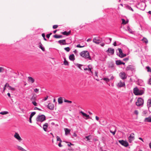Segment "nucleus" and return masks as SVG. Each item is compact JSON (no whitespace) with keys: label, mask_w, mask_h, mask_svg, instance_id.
Listing matches in <instances>:
<instances>
[{"label":"nucleus","mask_w":151,"mask_h":151,"mask_svg":"<svg viewBox=\"0 0 151 151\" xmlns=\"http://www.w3.org/2000/svg\"><path fill=\"white\" fill-rule=\"evenodd\" d=\"M39 48H40L43 51H45V49L44 47L42 46V45L41 42L40 43Z\"/></svg>","instance_id":"28"},{"label":"nucleus","mask_w":151,"mask_h":151,"mask_svg":"<svg viewBox=\"0 0 151 151\" xmlns=\"http://www.w3.org/2000/svg\"><path fill=\"white\" fill-rule=\"evenodd\" d=\"M64 64L65 65H68L69 63L66 60L65 58H64Z\"/></svg>","instance_id":"30"},{"label":"nucleus","mask_w":151,"mask_h":151,"mask_svg":"<svg viewBox=\"0 0 151 151\" xmlns=\"http://www.w3.org/2000/svg\"><path fill=\"white\" fill-rule=\"evenodd\" d=\"M34 110H39V111H41V109H40L37 107H35L34 108Z\"/></svg>","instance_id":"52"},{"label":"nucleus","mask_w":151,"mask_h":151,"mask_svg":"<svg viewBox=\"0 0 151 151\" xmlns=\"http://www.w3.org/2000/svg\"><path fill=\"white\" fill-rule=\"evenodd\" d=\"M147 105L148 108L151 106V99H149L148 100Z\"/></svg>","instance_id":"24"},{"label":"nucleus","mask_w":151,"mask_h":151,"mask_svg":"<svg viewBox=\"0 0 151 151\" xmlns=\"http://www.w3.org/2000/svg\"><path fill=\"white\" fill-rule=\"evenodd\" d=\"M126 7V8L127 9H129V10H131L132 11V12H133L134 11L133 9L129 6L128 5H127Z\"/></svg>","instance_id":"32"},{"label":"nucleus","mask_w":151,"mask_h":151,"mask_svg":"<svg viewBox=\"0 0 151 151\" xmlns=\"http://www.w3.org/2000/svg\"><path fill=\"white\" fill-rule=\"evenodd\" d=\"M58 102L59 104H61L63 102V98L62 97H59L58 99Z\"/></svg>","instance_id":"26"},{"label":"nucleus","mask_w":151,"mask_h":151,"mask_svg":"<svg viewBox=\"0 0 151 151\" xmlns=\"http://www.w3.org/2000/svg\"><path fill=\"white\" fill-rule=\"evenodd\" d=\"M127 29H128V31H129V32H130V33L132 32V29L130 28V27H127Z\"/></svg>","instance_id":"47"},{"label":"nucleus","mask_w":151,"mask_h":151,"mask_svg":"<svg viewBox=\"0 0 151 151\" xmlns=\"http://www.w3.org/2000/svg\"><path fill=\"white\" fill-rule=\"evenodd\" d=\"M145 122H151V117H149L147 118H146L145 119Z\"/></svg>","instance_id":"25"},{"label":"nucleus","mask_w":151,"mask_h":151,"mask_svg":"<svg viewBox=\"0 0 151 151\" xmlns=\"http://www.w3.org/2000/svg\"><path fill=\"white\" fill-rule=\"evenodd\" d=\"M4 70V68L2 67H0V73Z\"/></svg>","instance_id":"53"},{"label":"nucleus","mask_w":151,"mask_h":151,"mask_svg":"<svg viewBox=\"0 0 151 151\" xmlns=\"http://www.w3.org/2000/svg\"><path fill=\"white\" fill-rule=\"evenodd\" d=\"M64 101L65 102H67L68 103H72V102L71 101H69L66 99H64Z\"/></svg>","instance_id":"37"},{"label":"nucleus","mask_w":151,"mask_h":151,"mask_svg":"<svg viewBox=\"0 0 151 151\" xmlns=\"http://www.w3.org/2000/svg\"><path fill=\"white\" fill-rule=\"evenodd\" d=\"M119 54V56L120 58H123L126 56V55L123 53L122 50L121 48H118Z\"/></svg>","instance_id":"9"},{"label":"nucleus","mask_w":151,"mask_h":151,"mask_svg":"<svg viewBox=\"0 0 151 151\" xmlns=\"http://www.w3.org/2000/svg\"><path fill=\"white\" fill-rule=\"evenodd\" d=\"M80 55L85 59H88L91 60V59L90 55L89 52L87 51H83L80 53Z\"/></svg>","instance_id":"1"},{"label":"nucleus","mask_w":151,"mask_h":151,"mask_svg":"<svg viewBox=\"0 0 151 151\" xmlns=\"http://www.w3.org/2000/svg\"><path fill=\"white\" fill-rule=\"evenodd\" d=\"M88 68L89 70L91 72V73H93V72L91 71V69H92V66L91 65H89L88 66Z\"/></svg>","instance_id":"35"},{"label":"nucleus","mask_w":151,"mask_h":151,"mask_svg":"<svg viewBox=\"0 0 151 151\" xmlns=\"http://www.w3.org/2000/svg\"><path fill=\"white\" fill-rule=\"evenodd\" d=\"M144 103V100L141 98H138L136 102V105L138 106L142 105Z\"/></svg>","instance_id":"4"},{"label":"nucleus","mask_w":151,"mask_h":151,"mask_svg":"<svg viewBox=\"0 0 151 151\" xmlns=\"http://www.w3.org/2000/svg\"><path fill=\"white\" fill-rule=\"evenodd\" d=\"M80 113H81L83 115V116H84L86 117H87V118H89V115H87L86 114L84 113L82 111H81L80 112Z\"/></svg>","instance_id":"23"},{"label":"nucleus","mask_w":151,"mask_h":151,"mask_svg":"<svg viewBox=\"0 0 151 151\" xmlns=\"http://www.w3.org/2000/svg\"><path fill=\"white\" fill-rule=\"evenodd\" d=\"M32 103L35 106H37V104L35 101H32Z\"/></svg>","instance_id":"42"},{"label":"nucleus","mask_w":151,"mask_h":151,"mask_svg":"<svg viewBox=\"0 0 151 151\" xmlns=\"http://www.w3.org/2000/svg\"><path fill=\"white\" fill-rule=\"evenodd\" d=\"M8 111H4L3 112H0V114L2 115H5L6 114H8Z\"/></svg>","instance_id":"33"},{"label":"nucleus","mask_w":151,"mask_h":151,"mask_svg":"<svg viewBox=\"0 0 151 151\" xmlns=\"http://www.w3.org/2000/svg\"><path fill=\"white\" fill-rule=\"evenodd\" d=\"M90 137V136H86L85 137V138L87 139V141H89L90 140V139L89 138V137Z\"/></svg>","instance_id":"54"},{"label":"nucleus","mask_w":151,"mask_h":151,"mask_svg":"<svg viewBox=\"0 0 151 151\" xmlns=\"http://www.w3.org/2000/svg\"><path fill=\"white\" fill-rule=\"evenodd\" d=\"M84 46H81L80 45V44H78V45L76 47H80V48H81V47H84Z\"/></svg>","instance_id":"50"},{"label":"nucleus","mask_w":151,"mask_h":151,"mask_svg":"<svg viewBox=\"0 0 151 151\" xmlns=\"http://www.w3.org/2000/svg\"><path fill=\"white\" fill-rule=\"evenodd\" d=\"M47 107L50 109L52 110H53L54 108V105L51 103H49Z\"/></svg>","instance_id":"11"},{"label":"nucleus","mask_w":151,"mask_h":151,"mask_svg":"<svg viewBox=\"0 0 151 151\" xmlns=\"http://www.w3.org/2000/svg\"><path fill=\"white\" fill-rule=\"evenodd\" d=\"M73 52L75 54H76L78 52L76 50H74L73 51Z\"/></svg>","instance_id":"61"},{"label":"nucleus","mask_w":151,"mask_h":151,"mask_svg":"<svg viewBox=\"0 0 151 151\" xmlns=\"http://www.w3.org/2000/svg\"><path fill=\"white\" fill-rule=\"evenodd\" d=\"M119 76L122 79L124 80L127 78L126 74L124 72H121L119 74Z\"/></svg>","instance_id":"7"},{"label":"nucleus","mask_w":151,"mask_h":151,"mask_svg":"<svg viewBox=\"0 0 151 151\" xmlns=\"http://www.w3.org/2000/svg\"><path fill=\"white\" fill-rule=\"evenodd\" d=\"M62 37V35H55L54 36V37L56 38H61Z\"/></svg>","instance_id":"29"},{"label":"nucleus","mask_w":151,"mask_h":151,"mask_svg":"<svg viewBox=\"0 0 151 151\" xmlns=\"http://www.w3.org/2000/svg\"><path fill=\"white\" fill-rule=\"evenodd\" d=\"M123 60L125 61H127L129 60V58H125L123 59Z\"/></svg>","instance_id":"55"},{"label":"nucleus","mask_w":151,"mask_h":151,"mask_svg":"<svg viewBox=\"0 0 151 151\" xmlns=\"http://www.w3.org/2000/svg\"><path fill=\"white\" fill-rule=\"evenodd\" d=\"M118 141L121 145L125 147H127L129 145L127 141L122 140H119Z\"/></svg>","instance_id":"5"},{"label":"nucleus","mask_w":151,"mask_h":151,"mask_svg":"<svg viewBox=\"0 0 151 151\" xmlns=\"http://www.w3.org/2000/svg\"><path fill=\"white\" fill-rule=\"evenodd\" d=\"M10 90L12 91H14L15 90V88H12L11 86H10L9 87Z\"/></svg>","instance_id":"45"},{"label":"nucleus","mask_w":151,"mask_h":151,"mask_svg":"<svg viewBox=\"0 0 151 151\" xmlns=\"http://www.w3.org/2000/svg\"><path fill=\"white\" fill-rule=\"evenodd\" d=\"M32 117H29V122L30 123H32Z\"/></svg>","instance_id":"62"},{"label":"nucleus","mask_w":151,"mask_h":151,"mask_svg":"<svg viewBox=\"0 0 151 151\" xmlns=\"http://www.w3.org/2000/svg\"><path fill=\"white\" fill-rule=\"evenodd\" d=\"M52 34V33H50L49 34H48L46 35V37L47 38H49L50 37V36Z\"/></svg>","instance_id":"51"},{"label":"nucleus","mask_w":151,"mask_h":151,"mask_svg":"<svg viewBox=\"0 0 151 151\" xmlns=\"http://www.w3.org/2000/svg\"><path fill=\"white\" fill-rule=\"evenodd\" d=\"M95 118H96V119L97 120V121L99 120V118L97 116H96Z\"/></svg>","instance_id":"63"},{"label":"nucleus","mask_w":151,"mask_h":151,"mask_svg":"<svg viewBox=\"0 0 151 151\" xmlns=\"http://www.w3.org/2000/svg\"><path fill=\"white\" fill-rule=\"evenodd\" d=\"M125 86V84L124 82H122L120 81L118 83V86L119 87H121L124 86Z\"/></svg>","instance_id":"13"},{"label":"nucleus","mask_w":151,"mask_h":151,"mask_svg":"<svg viewBox=\"0 0 151 151\" xmlns=\"http://www.w3.org/2000/svg\"><path fill=\"white\" fill-rule=\"evenodd\" d=\"M36 114V113L35 112H32L31 113L30 116V117H32L34 115Z\"/></svg>","instance_id":"41"},{"label":"nucleus","mask_w":151,"mask_h":151,"mask_svg":"<svg viewBox=\"0 0 151 151\" xmlns=\"http://www.w3.org/2000/svg\"><path fill=\"white\" fill-rule=\"evenodd\" d=\"M58 27V25H54L53 26V28L54 29H55Z\"/></svg>","instance_id":"49"},{"label":"nucleus","mask_w":151,"mask_h":151,"mask_svg":"<svg viewBox=\"0 0 151 151\" xmlns=\"http://www.w3.org/2000/svg\"><path fill=\"white\" fill-rule=\"evenodd\" d=\"M64 50H66L67 52H68L70 50V48L69 47H65V48H64Z\"/></svg>","instance_id":"39"},{"label":"nucleus","mask_w":151,"mask_h":151,"mask_svg":"<svg viewBox=\"0 0 151 151\" xmlns=\"http://www.w3.org/2000/svg\"><path fill=\"white\" fill-rule=\"evenodd\" d=\"M64 130L65 132V134L67 135L70 134V129H68V128H65Z\"/></svg>","instance_id":"21"},{"label":"nucleus","mask_w":151,"mask_h":151,"mask_svg":"<svg viewBox=\"0 0 151 151\" xmlns=\"http://www.w3.org/2000/svg\"><path fill=\"white\" fill-rule=\"evenodd\" d=\"M14 137L19 142H20L22 140V139L21 138L19 134L17 132H15L14 135Z\"/></svg>","instance_id":"8"},{"label":"nucleus","mask_w":151,"mask_h":151,"mask_svg":"<svg viewBox=\"0 0 151 151\" xmlns=\"http://www.w3.org/2000/svg\"><path fill=\"white\" fill-rule=\"evenodd\" d=\"M58 42L60 44H62L63 45H66V41L65 40H60L58 41Z\"/></svg>","instance_id":"17"},{"label":"nucleus","mask_w":151,"mask_h":151,"mask_svg":"<svg viewBox=\"0 0 151 151\" xmlns=\"http://www.w3.org/2000/svg\"><path fill=\"white\" fill-rule=\"evenodd\" d=\"M116 131V129H115L114 131V132H112L111 130L110 131V132L111 133H112L113 135H114L115 134Z\"/></svg>","instance_id":"44"},{"label":"nucleus","mask_w":151,"mask_h":151,"mask_svg":"<svg viewBox=\"0 0 151 151\" xmlns=\"http://www.w3.org/2000/svg\"><path fill=\"white\" fill-rule=\"evenodd\" d=\"M36 99V96L35 95H33L32 97L31 98V100L32 101H34V100Z\"/></svg>","instance_id":"31"},{"label":"nucleus","mask_w":151,"mask_h":151,"mask_svg":"<svg viewBox=\"0 0 151 151\" xmlns=\"http://www.w3.org/2000/svg\"><path fill=\"white\" fill-rule=\"evenodd\" d=\"M122 24H126V21H125V20L124 19H122Z\"/></svg>","instance_id":"46"},{"label":"nucleus","mask_w":151,"mask_h":151,"mask_svg":"<svg viewBox=\"0 0 151 151\" xmlns=\"http://www.w3.org/2000/svg\"><path fill=\"white\" fill-rule=\"evenodd\" d=\"M116 63L117 65H120L121 64L124 65L125 63L122 62L120 60H118L116 61Z\"/></svg>","instance_id":"22"},{"label":"nucleus","mask_w":151,"mask_h":151,"mask_svg":"<svg viewBox=\"0 0 151 151\" xmlns=\"http://www.w3.org/2000/svg\"><path fill=\"white\" fill-rule=\"evenodd\" d=\"M133 93L136 95H141L143 92L142 90H139L136 87L134 89Z\"/></svg>","instance_id":"2"},{"label":"nucleus","mask_w":151,"mask_h":151,"mask_svg":"<svg viewBox=\"0 0 151 151\" xmlns=\"http://www.w3.org/2000/svg\"><path fill=\"white\" fill-rule=\"evenodd\" d=\"M70 33H71V32L70 31H69L68 32H67L65 31L64 32H61V33L64 35H65L67 36H68L69 35H70Z\"/></svg>","instance_id":"19"},{"label":"nucleus","mask_w":151,"mask_h":151,"mask_svg":"<svg viewBox=\"0 0 151 151\" xmlns=\"http://www.w3.org/2000/svg\"><path fill=\"white\" fill-rule=\"evenodd\" d=\"M76 65L78 68H79L81 70V67L82 65L77 64Z\"/></svg>","instance_id":"43"},{"label":"nucleus","mask_w":151,"mask_h":151,"mask_svg":"<svg viewBox=\"0 0 151 151\" xmlns=\"http://www.w3.org/2000/svg\"><path fill=\"white\" fill-rule=\"evenodd\" d=\"M34 91L36 93H37L39 91V89L37 88H35L34 89Z\"/></svg>","instance_id":"48"},{"label":"nucleus","mask_w":151,"mask_h":151,"mask_svg":"<svg viewBox=\"0 0 151 151\" xmlns=\"http://www.w3.org/2000/svg\"><path fill=\"white\" fill-rule=\"evenodd\" d=\"M135 139L134 134V133H131L128 137V140L129 143H132Z\"/></svg>","instance_id":"6"},{"label":"nucleus","mask_w":151,"mask_h":151,"mask_svg":"<svg viewBox=\"0 0 151 151\" xmlns=\"http://www.w3.org/2000/svg\"><path fill=\"white\" fill-rule=\"evenodd\" d=\"M146 68L147 69V71L148 72H150L151 73V69L149 66H147L146 67Z\"/></svg>","instance_id":"36"},{"label":"nucleus","mask_w":151,"mask_h":151,"mask_svg":"<svg viewBox=\"0 0 151 151\" xmlns=\"http://www.w3.org/2000/svg\"><path fill=\"white\" fill-rule=\"evenodd\" d=\"M56 138H57V141H60V142H62V141L61 140V139L59 136H57L56 137Z\"/></svg>","instance_id":"34"},{"label":"nucleus","mask_w":151,"mask_h":151,"mask_svg":"<svg viewBox=\"0 0 151 151\" xmlns=\"http://www.w3.org/2000/svg\"><path fill=\"white\" fill-rule=\"evenodd\" d=\"M17 149L19 150H21L22 151H26V150L24 149L21 146H19V145H17Z\"/></svg>","instance_id":"18"},{"label":"nucleus","mask_w":151,"mask_h":151,"mask_svg":"<svg viewBox=\"0 0 151 151\" xmlns=\"http://www.w3.org/2000/svg\"><path fill=\"white\" fill-rule=\"evenodd\" d=\"M65 142L66 143H68V146L69 147H70V145H74L72 143H71V142Z\"/></svg>","instance_id":"38"},{"label":"nucleus","mask_w":151,"mask_h":151,"mask_svg":"<svg viewBox=\"0 0 151 151\" xmlns=\"http://www.w3.org/2000/svg\"><path fill=\"white\" fill-rule=\"evenodd\" d=\"M5 87H9V86H10L9 85V84L7 83L5 85Z\"/></svg>","instance_id":"57"},{"label":"nucleus","mask_w":151,"mask_h":151,"mask_svg":"<svg viewBox=\"0 0 151 151\" xmlns=\"http://www.w3.org/2000/svg\"><path fill=\"white\" fill-rule=\"evenodd\" d=\"M142 40L143 42L145 43L146 44H147L148 43V40L146 38L144 37H143V39Z\"/></svg>","instance_id":"27"},{"label":"nucleus","mask_w":151,"mask_h":151,"mask_svg":"<svg viewBox=\"0 0 151 151\" xmlns=\"http://www.w3.org/2000/svg\"><path fill=\"white\" fill-rule=\"evenodd\" d=\"M93 42L96 44H99L101 42L100 40L99 39H97L96 37H95L93 39Z\"/></svg>","instance_id":"14"},{"label":"nucleus","mask_w":151,"mask_h":151,"mask_svg":"<svg viewBox=\"0 0 151 151\" xmlns=\"http://www.w3.org/2000/svg\"><path fill=\"white\" fill-rule=\"evenodd\" d=\"M103 79L104 81H106L107 82H109V79L108 78H103Z\"/></svg>","instance_id":"40"},{"label":"nucleus","mask_w":151,"mask_h":151,"mask_svg":"<svg viewBox=\"0 0 151 151\" xmlns=\"http://www.w3.org/2000/svg\"><path fill=\"white\" fill-rule=\"evenodd\" d=\"M35 81V79L29 76L28 77V81L32 83H33Z\"/></svg>","instance_id":"16"},{"label":"nucleus","mask_w":151,"mask_h":151,"mask_svg":"<svg viewBox=\"0 0 151 151\" xmlns=\"http://www.w3.org/2000/svg\"><path fill=\"white\" fill-rule=\"evenodd\" d=\"M149 82V83L151 85V78L150 79Z\"/></svg>","instance_id":"64"},{"label":"nucleus","mask_w":151,"mask_h":151,"mask_svg":"<svg viewBox=\"0 0 151 151\" xmlns=\"http://www.w3.org/2000/svg\"><path fill=\"white\" fill-rule=\"evenodd\" d=\"M95 76H96L97 77H98V73L96 71H95Z\"/></svg>","instance_id":"60"},{"label":"nucleus","mask_w":151,"mask_h":151,"mask_svg":"<svg viewBox=\"0 0 151 151\" xmlns=\"http://www.w3.org/2000/svg\"><path fill=\"white\" fill-rule=\"evenodd\" d=\"M107 52H108L111 54V55H112L114 54V50L111 48H109L106 51Z\"/></svg>","instance_id":"12"},{"label":"nucleus","mask_w":151,"mask_h":151,"mask_svg":"<svg viewBox=\"0 0 151 151\" xmlns=\"http://www.w3.org/2000/svg\"><path fill=\"white\" fill-rule=\"evenodd\" d=\"M62 142H60L58 144V146L60 147H61L62 146V145L61 144V143Z\"/></svg>","instance_id":"56"},{"label":"nucleus","mask_w":151,"mask_h":151,"mask_svg":"<svg viewBox=\"0 0 151 151\" xmlns=\"http://www.w3.org/2000/svg\"><path fill=\"white\" fill-rule=\"evenodd\" d=\"M48 126V124L47 123H45L44 124V125H43V128L45 132H46L47 131V128Z\"/></svg>","instance_id":"15"},{"label":"nucleus","mask_w":151,"mask_h":151,"mask_svg":"<svg viewBox=\"0 0 151 151\" xmlns=\"http://www.w3.org/2000/svg\"><path fill=\"white\" fill-rule=\"evenodd\" d=\"M46 120V117L44 115H39L37 116L36 120L38 122H43Z\"/></svg>","instance_id":"3"},{"label":"nucleus","mask_w":151,"mask_h":151,"mask_svg":"<svg viewBox=\"0 0 151 151\" xmlns=\"http://www.w3.org/2000/svg\"><path fill=\"white\" fill-rule=\"evenodd\" d=\"M73 136L74 137H76L77 136V134H76L75 132H74L73 134Z\"/></svg>","instance_id":"58"},{"label":"nucleus","mask_w":151,"mask_h":151,"mask_svg":"<svg viewBox=\"0 0 151 151\" xmlns=\"http://www.w3.org/2000/svg\"><path fill=\"white\" fill-rule=\"evenodd\" d=\"M134 113L137 114V115L138 114V111H137V110H135V111H134Z\"/></svg>","instance_id":"59"},{"label":"nucleus","mask_w":151,"mask_h":151,"mask_svg":"<svg viewBox=\"0 0 151 151\" xmlns=\"http://www.w3.org/2000/svg\"><path fill=\"white\" fill-rule=\"evenodd\" d=\"M135 69L134 67L132 65H129L127 66L126 68V70H131L132 71L134 70Z\"/></svg>","instance_id":"10"},{"label":"nucleus","mask_w":151,"mask_h":151,"mask_svg":"<svg viewBox=\"0 0 151 151\" xmlns=\"http://www.w3.org/2000/svg\"><path fill=\"white\" fill-rule=\"evenodd\" d=\"M69 59L72 61H74L75 60V56L73 54H71L69 56Z\"/></svg>","instance_id":"20"}]
</instances>
